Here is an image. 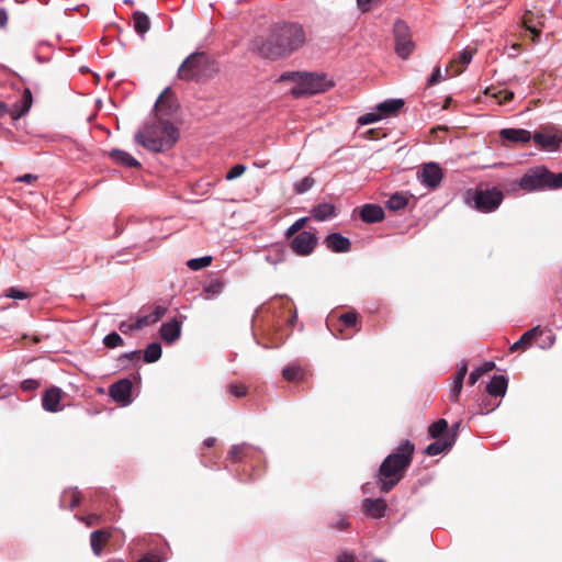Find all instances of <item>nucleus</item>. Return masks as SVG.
<instances>
[{"instance_id": "nucleus-53", "label": "nucleus", "mask_w": 562, "mask_h": 562, "mask_svg": "<svg viewBox=\"0 0 562 562\" xmlns=\"http://www.w3.org/2000/svg\"><path fill=\"white\" fill-rule=\"evenodd\" d=\"M80 520L83 521L87 526H94V525L100 524L101 516L97 515V514H92L87 517H81Z\"/></svg>"}, {"instance_id": "nucleus-26", "label": "nucleus", "mask_w": 562, "mask_h": 562, "mask_svg": "<svg viewBox=\"0 0 562 562\" xmlns=\"http://www.w3.org/2000/svg\"><path fill=\"white\" fill-rule=\"evenodd\" d=\"M110 158L117 165L128 168H139L140 162L131 156L128 153L121 149H112L109 153Z\"/></svg>"}, {"instance_id": "nucleus-30", "label": "nucleus", "mask_w": 562, "mask_h": 562, "mask_svg": "<svg viewBox=\"0 0 562 562\" xmlns=\"http://www.w3.org/2000/svg\"><path fill=\"white\" fill-rule=\"evenodd\" d=\"M335 206L330 203H321L318 205H315L312 211V217H314L316 221H325L329 218L330 216L335 215Z\"/></svg>"}, {"instance_id": "nucleus-61", "label": "nucleus", "mask_w": 562, "mask_h": 562, "mask_svg": "<svg viewBox=\"0 0 562 562\" xmlns=\"http://www.w3.org/2000/svg\"><path fill=\"white\" fill-rule=\"evenodd\" d=\"M369 132L372 134L370 140H381L382 138L387 136L385 133H380L374 130H370Z\"/></svg>"}, {"instance_id": "nucleus-57", "label": "nucleus", "mask_w": 562, "mask_h": 562, "mask_svg": "<svg viewBox=\"0 0 562 562\" xmlns=\"http://www.w3.org/2000/svg\"><path fill=\"white\" fill-rule=\"evenodd\" d=\"M140 355H142V351L135 350V351L123 353L121 356V359H128V360H133V361H138L140 359Z\"/></svg>"}, {"instance_id": "nucleus-22", "label": "nucleus", "mask_w": 562, "mask_h": 562, "mask_svg": "<svg viewBox=\"0 0 562 562\" xmlns=\"http://www.w3.org/2000/svg\"><path fill=\"white\" fill-rule=\"evenodd\" d=\"M459 424H454L451 429H449L448 422L443 418L438 419L432 423L428 427V434L432 439H441L446 436H451V434L456 430L458 431Z\"/></svg>"}, {"instance_id": "nucleus-18", "label": "nucleus", "mask_w": 562, "mask_h": 562, "mask_svg": "<svg viewBox=\"0 0 562 562\" xmlns=\"http://www.w3.org/2000/svg\"><path fill=\"white\" fill-rule=\"evenodd\" d=\"M324 243L334 252H348L351 249L350 240L339 233L329 234Z\"/></svg>"}, {"instance_id": "nucleus-38", "label": "nucleus", "mask_w": 562, "mask_h": 562, "mask_svg": "<svg viewBox=\"0 0 562 562\" xmlns=\"http://www.w3.org/2000/svg\"><path fill=\"white\" fill-rule=\"evenodd\" d=\"M555 336L550 329L544 328V334L541 337H537L535 339V344H537L541 349H548L554 345Z\"/></svg>"}, {"instance_id": "nucleus-5", "label": "nucleus", "mask_w": 562, "mask_h": 562, "mask_svg": "<svg viewBox=\"0 0 562 562\" xmlns=\"http://www.w3.org/2000/svg\"><path fill=\"white\" fill-rule=\"evenodd\" d=\"M504 200V193L496 187L469 189L465 193V202L481 213L496 211Z\"/></svg>"}, {"instance_id": "nucleus-62", "label": "nucleus", "mask_w": 562, "mask_h": 562, "mask_svg": "<svg viewBox=\"0 0 562 562\" xmlns=\"http://www.w3.org/2000/svg\"><path fill=\"white\" fill-rule=\"evenodd\" d=\"M495 368V363L494 362H485L482 367H480L479 369H481V371L484 373L493 370Z\"/></svg>"}, {"instance_id": "nucleus-48", "label": "nucleus", "mask_w": 562, "mask_h": 562, "mask_svg": "<svg viewBox=\"0 0 562 562\" xmlns=\"http://www.w3.org/2000/svg\"><path fill=\"white\" fill-rule=\"evenodd\" d=\"M8 297H11V299H16V300H24V299H27L30 296L29 293L26 292H23L16 288H10L8 289L7 291V294H5Z\"/></svg>"}, {"instance_id": "nucleus-15", "label": "nucleus", "mask_w": 562, "mask_h": 562, "mask_svg": "<svg viewBox=\"0 0 562 562\" xmlns=\"http://www.w3.org/2000/svg\"><path fill=\"white\" fill-rule=\"evenodd\" d=\"M544 334V328L540 325L527 330L521 335V337L510 346L509 350L510 352H516L518 350H526L529 348L532 344H535V339L537 337H541Z\"/></svg>"}, {"instance_id": "nucleus-2", "label": "nucleus", "mask_w": 562, "mask_h": 562, "mask_svg": "<svg viewBox=\"0 0 562 562\" xmlns=\"http://www.w3.org/2000/svg\"><path fill=\"white\" fill-rule=\"evenodd\" d=\"M306 41V33L301 24L283 23L271 27L265 36L252 41V50L269 59H280L290 56Z\"/></svg>"}, {"instance_id": "nucleus-59", "label": "nucleus", "mask_w": 562, "mask_h": 562, "mask_svg": "<svg viewBox=\"0 0 562 562\" xmlns=\"http://www.w3.org/2000/svg\"><path fill=\"white\" fill-rule=\"evenodd\" d=\"M37 179V176L26 173L16 178V181L32 183Z\"/></svg>"}, {"instance_id": "nucleus-44", "label": "nucleus", "mask_w": 562, "mask_h": 562, "mask_svg": "<svg viewBox=\"0 0 562 562\" xmlns=\"http://www.w3.org/2000/svg\"><path fill=\"white\" fill-rule=\"evenodd\" d=\"M103 344L108 348H115L123 345V339L117 333L113 331L104 337Z\"/></svg>"}, {"instance_id": "nucleus-64", "label": "nucleus", "mask_w": 562, "mask_h": 562, "mask_svg": "<svg viewBox=\"0 0 562 562\" xmlns=\"http://www.w3.org/2000/svg\"><path fill=\"white\" fill-rule=\"evenodd\" d=\"M8 21V14L5 10L0 9V27L4 26Z\"/></svg>"}, {"instance_id": "nucleus-4", "label": "nucleus", "mask_w": 562, "mask_h": 562, "mask_svg": "<svg viewBox=\"0 0 562 562\" xmlns=\"http://www.w3.org/2000/svg\"><path fill=\"white\" fill-rule=\"evenodd\" d=\"M292 78L295 80V86L291 92L294 97L303 94H316L325 92L333 87V82L324 74L317 72H296L289 76L283 75L281 79Z\"/></svg>"}, {"instance_id": "nucleus-3", "label": "nucleus", "mask_w": 562, "mask_h": 562, "mask_svg": "<svg viewBox=\"0 0 562 562\" xmlns=\"http://www.w3.org/2000/svg\"><path fill=\"white\" fill-rule=\"evenodd\" d=\"M414 452L415 445L405 439L382 461L376 474L382 493H389L404 479Z\"/></svg>"}, {"instance_id": "nucleus-51", "label": "nucleus", "mask_w": 562, "mask_h": 562, "mask_svg": "<svg viewBox=\"0 0 562 562\" xmlns=\"http://www.w3.org/2000/svg\"><path fill=\"white\" fill-rule=\"evenodd\" d=\"M137 562H164V558L154 552H148L142 557Z\"/></svg>"}, {"instance_id": "nucleus-24", "label": "nucleus", "mask_w": 562, "mask_h": 562, "mask_svg": "<svg viewBox=\"0 0 562 562\" xmlns=\"http://www.w3.org/2000/svg\"><path fill=\"white\" fill-rule=\"evenodd\" d=\"M167 312V307L156 305L154 311L144 316H139L135 323L128 326V328H143L145 326L157 323Z\"/></svg>"}, {"instance_id": "nucleus-47", "label": "nucleus", "mask_w": 562, "mask_h": 562, "mask_svg": "<svg viewBox=\"0 0 562 562\" xmlns=\"http://www.w3.org/2000/svg\"><path fill=\"white\" fill-rule=\"evenodd\" d=\"M462 386H463V382L457 381V380L453 381V384H452V387L450 391V395H449V397L452 402L459 401V396H460Z\"/></svg>"}, {"instance_id": "nucleus-11", "label": "nucleus", "mask_w": 562, "mask_h": 562, "mask_svg": "<svg viewBox=\"0 0 562 562\" xmlns=\"http://www.w3.org/2000/svg\"><path fill=\"white\" fill-rule=\"evenodd\" d=\"M291 250L299 256H308L317 245V237L311 232H301L290 238Z\"/></svg>"}, {"instance_id": "nucleus-63", "label": "nucleus", "mask_w": 562, "mask_h": 562, "mask_svg": "<svg viewBox=\"0 0 562 562\" xmlns=\"http://www.w3.org/2000/svg\"><path fill=\"white\" fill-rule=\"evenodd\" d=\"M514 98V93L510 91L504 92V95L499 98V103L508 102Z\"/></svg>"}, {"instance_id": "nucleus-10", "label": "nucleus", "mask_w": 562, "mask_h": 562, "mask_svg": "<svg viewBox=\"0 0 562 562\" xmlns=\"http://www.w3.org/2000/svg\"><path fill=\"white\" fill-rule=\"evenodd\" d=\"M503 140H562V133L558 131L552 135L542 132H537L533 135L531 132L522 128H503L499 132Z\"/></svg>"}, {"instance_id": "nucleus-21", "label": "nucleus", "mask_w": 562, "mask_h": 562, "mask_svg": "<svg viewBox=\"0 0 562 562\" xmlns=\"http://www.w3.org/2000/svg\"><path fill=\"white\" fill-rule=\"evenodd\" d=\"M360 218L364 223H379L384 220V211L378 204H364L359 212Z\"/></svg>"}, {"instance_id": "nucleus-42", "label": "nucleus", "mask_w": 562, "mask_h": 562, "mask_svg": "<svg viewBox=\"0 0 562 562\" xmlns=\"http://www.w3.org/2000/svg\"><path fill=\"white\" fill-rule=\"evenodd\" d=\"M430 134L438 140H453L456 138L454 136L450 135L449 130L445 126L432 127L430 130Z\"/></svg>"}, {"instance_id": "nucleus-27", "label": "nucleus", "mask_w": 562, "mask_h": 562, "mask_svg": "<svg viewBox=\"0 0 562 562\" xmlns=\"http://www.w3.org/2000/svg\"><path fill=\"white\" fill-rule=\"evenodd\" d=\"M327 526L333 530L344 531L349 528L350 522L346 514L340 512H333L329 513L327 517Z\"/></svg>"}, {"instance_id": "nucleus-36", "label": "nucleus", "mask_w": 562, "mask_h": 562, "mask_svg": "<svg viewBox=\"0 0 562 562\" xmlns=\"http://www.w3.org/2000/svg\"><path fill=\"white\" fill-rule=\"evenodd\" d=\"M408 203V199L401 193L393 194L386 202V207L391 211L404 209Z\"/></svg>"}, {"instance_id": "nucleus-29", "label": "nucleus", "mask_w": 562, "mask_h": 562, "mask_svg": "<svg viewBox=\"0 0 562 562\" xmlns=\"http://www.w3.org/2000/svg\"><path fill=\"white\" fill-rule=\"evenodd\" d=\"M251 452L252 448L248 443L235 445L228 451L227 459H229L232 462H240L249 458Z\"/></svg>"}, {"instance_id": "nucleus-35", "label": "nucleus", "mask_w": 562, "mask_h": 562, "mask_svg": "<svg viewBox=\"0 0 562 562\" xmlns=\"http://www.w3.org/2000/svg\"><path fill=\"white\" fill-rule=\"evenodd\" d=\"M282 376L289 382L301 381L304 378V371L299 366H288L282 370Z\"/></svg>"}, {"instance_id": "nucleus-23", "label": "nucleus", "mask_w": 562, "mask_h": 562, "mask_svg": "<svg viewBox=\"0 0 562 562\" xmlns=\"http://www.w3.org/2000/svg\"><path fill=\"white\" fill-rule=\"evenodd\" d=\"M112 533L110 530L99 529L94 530L90 535V544L92 552L95 555H100L102 553L103 548L106 546L109 540L111 539Z\"/></svg>"}, {"instance_id": "nucleus-52", "label": "nucleus", "mask_w": 562, "mask_h": 562, "mask_svg": "<svg viewBox=\"0 0 562 562\" xmlns=\"http://www.w3.org/2000/svg\"><path fill=\"white\" fill-rule=\"evenodd\" d=\"M540 145V149L544 151H558L561 150V143H538Z\"/></svg>"}, {"instance_id": "nucleus-33", "label": "nucleus", "mask_w": 562, "mask_h": 562, "mask_svg": "<svg viewBox=\"0 0 562 562\" xmlns=\"http://www.w3.org/2000/svg\"><path fill=\"white\" fill-rule=\"evenodd\" d=\"M162 349L159 342L149 344L144 350V361L146 363H153L160 359Z\"/></svg>"}, {"instance_id": "nucleus-31", "label": "nucleus", "mask_w": 562, "mask_h": 562, "mask_svg": "<svg viewBox=\"0 0 562 562\" xmlns=\"http://www.w3.org/2000/svg\"><path fill=\"white\" fill-rule=\"evenodd\" d=\"M133 22L135 32L144 37L150 29L149 18L145 13L136 11L133 13Z\"/></svg>"}, {"instance_id": "nucleus-32", "label": "nucleus", "mask_w": 562, "mask_h": 562, "mask_svg": "<svg viewBox=\"0 0 562 562\" xmlns=\"http://www.w3.org/2000/svg\"><path fill=\"white\" fill-rule=\"evenodd\" d=\"M67 502L70 509L79 506L81 502V493L77 488L65 491L60 499L61 507H65Z\"/></svg>"}, {"instance_id": "nucleus-7", "label": "nucleus", "mask_w": 562, "mask_h": 562, "mask_svg": "<svg viewBox=\"0 0 562 562\" xmlns=\"http://www.w3.org/2000/svg\"><path fill=\"white\" fill-rule=\"evenodd\" d=\"M209 68V58L204 53H192L178 69V76L183 80H192L203 76Z\"/></svg>"}, {"instance_id": "nucleus-13", "label": "nucleus", "mask_w": 562, "mask_h": 562, "mask_svg": "<svg viewBox=\"0 0 562 562\" xmlns=\"http://www.w3.org/2000/svg\"><path fill=\"white\" fill-rule=\"evenodd\" d=\"M418 178L422 183L430 189H436L442 181L443 172L440 166L436 162L425 164L418 172Z\"/></svg>"}, {"instance_id": "nucleus-46", "label": "nucleus", "mask_w": 562, "mask_h": 562, "mask_svg": "<svg viewBox=\"0 0 562 562\" xmlns=\"http://www.w3.org/2000/svg\"><path fill=\"white\" fill-rule=\"evenodd\" d=\"M246 171V166L245 165H241V164H238V165H235L226 175V179L227 180H234L238 177H240L241 175H244V172Z\"/></svg>"}, {"instance_id": "nucleus-45", "label": "nucleus", "mask_w": 562, "mask_h": 562, "mask_svg": "<svg viewBox=\"0 0 562 562\" xmlns=\"http://www.w3.org/2000/svg\"><path fill=\"white\" fill-rule=\"evenodd\" d=\"M227 392L235 397H243L247 394V387L244 384L229 383L227 385Z\"/></svg>"}, {"instance_id": "nucleus-50", "label": "nucleus", "mask_w": 562, "mask_h": 562, "mask_svg": "<svg viewBox=\"0 0 562 562\" xmlns=\"http://www.w3.org/2000/svg\"><path fill=\"white\" fill-rule=\"evenodd\" d=\"M441 79H442L441 69L439 67H436L432 71V74L430 75V77L428 78L427 85L434 86V85L438 83Z\"/></svg>"}, {"instance_id": "nucleus-19", "label": "nucleus", "mask_w": 562, "mask_h": 562, "mask_svg": "<svg viewBox=\"0 0 562 562\" xmlns=\"http://www.w3.org/2000/svg\"><path fill=\"white\" fill-rule=\"evenodd\" d=\"M456 442V430L451 434V436H446L441 439H436L435 442L427 446L425 449V453L427 456H438L445 451H448L452 448Z\"/></svg>"}, {"instance_id": "nucleus-43", "label": "nucleus", "mask_w": 562, "mask_h": 562, "mask_svg": "<svg viewBox=\"0 0 562 562\" xmlns=\"http://www.w3.org/2000/svg\"><path fill=\"white\" fill-rule=\"evenodd\" d=\"M173 143H142V145L149 151L164 153L171 149Z\"/></svg>"}, {"instance_id": "nucleus-56", "label": "nucleus", "mask_w": 562, "mask_h": 562, "mask_svg": "<svg viewBox=\"0 0 562 562\" xmlns=\"http://www.w3.org/2000/svg\"><path fill=\"white\" fill-rule=\"evenodd\" d=\"M482 375H483V372L481 371V369L476 368L475 370H473L470 373L468 383L470 385H474Z\"/></svg>"}, {"instance_id": "nucleus-9", "label": "nucleus", "mask_w": 562, "mask_h": 562, "mask_svg": "<svg viewBox=\"0 0 562 562\" xmlns=\"http://www.w3.org/2000/svg\"><path fill=\"white\" fill-rule=\"evenodd\" d=\"M552 172L543 166L527 171L520 179L519 186L526 191L550 189Z\"/></svg>"}, {"instance_id": "nucleus-58", "label": "nucleus", "mask_w": 562, "mask_h": 562, "mask_svg": "<svg viewBox=\"0 0 562 562\" xmlns=\"http://www.w3.org/2000/svg\"><path fill=\"white\" fill-rule=\"evenodd\" d=\"M372 1L373 0H357V5L361 12H368Z\"/></svg>"}, {"instance_id": "nucleus-6", "label": "nucleus", "mask_w": 562, "mask_h": 562, "mask_svg": "<svg viewBox=\"0 0 562 562\" xmlns=\"http://www.w3.org/2000/svg\"><path fill=\"white\" fill-rule=\"evenodd\" d=\"M404 106L402 99H389L379 103L372 111L358 117L359 126H364L382 119L396 115L397 112Z\"/></svg>"}, {"instance_id": "nucleus-40", "label": "nucleus", "mask_w": 562, "mask_h": 562, "mask_svg": "<svg viewBox=\"0 0 562 562\" xmlns=\"http://www.w3.org/2000/svg\"><path fill=\"white\" fill-rule=\"evenodd\" d=\"M212 262V257L211 256H205V257H201V258H194V259H190L188 262H187V266L191 269V270H200V269H203L205 267H209Z\"/></svg>"}, {"instance_id": "nucleus-25", "label": "nucleus", "mask_w": 562, "mask_h": 562, "mask_svg": "<svg viewBox=\"0 0 562 562\" xmlns=\"http://www.w3.org/2000/svg\"><path fill=\"white\" fill-rule=\"evenodd\" d=\"M225 286V281L222 278H211L203 284V296L205 300H213L218 296Z\"/></svg>"}, {"instance_id": "nucleus-55", "label": "nucleus", "mask_w": 562, "mask_h": 562, "mask_svg": "<svg viewBox=\"0 0 562 562\" xmlns=\"http://www.w3.org/2000/svg\"><path fill=\"white\" fill-rule=\"evenodd\" d=\"M562 188V172L553 173L552 179L550 180V189H559Z\"/></svg>"}, {"instance_id": "nucleus-60", "label": "nucleus", "mask_w": 562, "mask_h": 562, "mask_svg": "<svg viewBox=\"0 0 562 562\" xmlns=\"http://www.w3.org/2000/svg\"><path fill=\"white\" fill-rule=\"evenodd\" d=\"M355 558L351 553L344 552L339 554L338 562H353Z\"/></svg>"}, {"instance_id": "nucleus-41", "label": "nucleus", "mask_w": 562, "mask_h": 562, "mask_svg": "<svg viewBox=\"0 0 562 562\" xmlns=\"http://www.w3.org/2000/svg\"><path fill=\"white\" fill-rule=\"evenodd\" d=\"M308 222V217H301L297 221H295L285 232V237L290 239L295 234L301 233V231L305 227L306 223Z\"/></svg>"}, {"instance_id": "nucleus-1", "label": "nucleus", "mask_w": 562, "mask_h": 562, "mask_svg": "<svg viewBox=\"0 0 562 562\" xmlns=\"http://www.w3.org/2000/svg\"><path fill=\"white\" fill-rule=\"evenodd\" d=\"M178 110L179 104L170 88H165L155 102L154 114L135 134L134 140H178L180 131L172 121Z\"/></svg>"}, {"instance_id": "nucleus-34", "label": "nucleus", "mask_w": 562, "mask_h": 562, "mask_svg": "<svg viewBox=\"0 0 562 562\" xmlns=\"http://www.w3.org/2000/svg\"><path fill=\"white\" fill-rule=\"evenodd\" d=\"M358 318L359 314L356 311H348L338 316V322L345 328H355L356 331H359L360 328L358 327Z\"/></svg>"}, {"instance_id": "nucleus-37", "label": "nucleus", "mask_w": 562, "mask_h": 562, "mask_svg": "<svg viewBox=\"0 0 562 562\" xmlns=\"http://www.w3.org/2000/svg\"><path fill=\"white\" fill-rule=\"evenodd\" d=\"M473 49H464L459 54L458 58L453 60V65L461 64V67L454 70V75L461 74L463 71V68L471 63L473 58Z\"/></svg>"}, {"instance_id": "nucleus-8", "label": "nucleus", "mask_w": 562, "mask_h": 562, "mask_svg": "<svg viewBox=\"0 0 562 562\" xmlns=\"http://www.w3.org/2000/svg\"><path fill=\"white\" fill-rule=\"evenodd\" d=\"M395 41V53L402 59H407L415 49V43L412 40V33L407 23L403 20H396L393 26Z\"/></svg>"}, {"instance_id": "nucleus-39", "label": "nucleus", "mask_w": 562, "mask_h": 562, "mask_svg": "<svg viewBox=\"0 0 562 562\" xmlns=\"http://www.w3.org/2000/svg\"><path fill=\"white\" fill-rule=\"evenodd\" d=\"M314 184L315 179L312 176H307L294 184V192L296 194H303L311 190L314 187Z\"/></svg>"}, {"instance_id": "nucleus-16", "label": "nucleus", "mask_w": 562, "mask_h": 562, "mask_svg": "<svg viewBox=\"0 0 562 562\" xmlns=\"http://www.w3.org/2000/svg\"><path fill=\"white\" fill-rule=\"evenodd\" d=\"M387 505L382 498H366L362 502V512L371 518H381L384 516Z\"/></svg>"}, {"instance_id": "nucleus-20", "label": "nucleus", "mask_w": 562, "mask_h": 562, "mask_svg": "<svg viewBox=\"0 0 562 562\" xmlns=\"http://www.w3.org/2000/svg\"><path fill=\"white\" fill-rule=\"evenodd\" d=\"M159 333L164 341L171 344L180 337L181 322H179L177 318H173L167 323H164Z\"/></svg>"}, {"instance_id": "nucleus-17", "label": "nucleus", "mask_w": 562, "mask_h": 562, "mask_svg": "<svg viewBox=\"0 0 562 562\" xmlns=\"http://www.w3.org/2000/svg\"><path fill=\"white\" fill-rule=\"evenodd\" d=\"M61 390L57 386H50L46 390L42 398V406L47 412H57L60 409Z\"/></svg>"}, {"instance_id": "nucleus-12", "label": "nucleus", "mask_w": 562, "mask_h": 562, "mask_svg": "<svg viewBox=\"0 0 562 562\" xmlns=\"http://www.w3.org/2000/svg\"><path fill=\"white\" fill-rule=\"evenodd\" d=\"M32 102L33 98L29 89L23 91L20 101L13 104L12 108H9L7 104L0 101V119L9 114L13 121L19 120L22 115L29 112Z\"/></svg>"}, {"instance_id": "nucleus-54", "label": "nucleus", "mask_w": 562, "mask_h": 562, "mask_svg": "<svg viewBox=\"0 0 562 562\" xmlns=\"http://www.w3.org/2000/svg\"><path fill=\"white\" fill-rule=\"evenodd\" d=\"M467 373H468V363L465 361H463L458 368L454 380L463 382Z\"/></svg>"}, {"instance_id": "nucleus-28", "label": "nucleus", "mask_w": 562, "mask_h": 562, "mask_svg": "<svg viewBox=\"0 0 562 562\" xmlns=\"http://www.w3.org/2000/svg\"><path fill=\"white\" fill-rule=\"evenodd\" d=\"M507 384V379L504 375H494L486 386V392L492 396H504Z\"/></svg>"}, {"instance_id": "nucleus-14", "label": "nucleus", "mask_w": 562, "mask_h": 562, "mask_svg": "<svg viewBox=\"0 0 562 562\" xmlns=\"http://www.w3.org/2000/svg\"><path fill=\"white\" fill-rule=\"evenodd\" d=\"M132 389L131 380L121 379L110 386L109 394L116 403L127 405L132 402Z\"/></svg>"}, {"instance_id": "nucleus-49", "label": "nucleus", "mask_w": 562, "mask_h": 562, "mask_svg": "<svg viewBox=\"0 0 562 562\" xmlns=\"http://www.w3.org/2000/svg\"><path fill=\"white\" fill-rule=\"evenodd\" d=\"M40 386V383L34 379H26L21 382V389L26 392L35 391Z\"/></svg>"}]
</instances>
